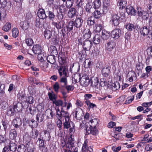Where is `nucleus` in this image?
<instances>
[{"label":"nucleus","instance_id":"nucleus-1","mask_svg":"<svg viewBox=\"0 0 152 152\" xmlns=\"http://www.w3.org/2000/svg\"><path fill=\"white\" fill-rule=\"evenodd\" d=\"M140 33L143 36H148V37L152 39V31L150 29L148 26H145L140 29Z\"/></svg>","mask_w":152,"mask_h":152},{"label":"nucleus","instance_id":"nucleus-2","mask_svg":"<svg viewBox=\"0 0 152 152\" xmlns=\"http://www.w3.org/2000/svg\"><path fill=\"white\" fill-rule=\"evenodd\" d=\"M120 22V17L118 14H113L111 15L110 22L112 25L118 26Z\"/></svg>","mask_w":152,"mask_h":152},{"label":"nucleus","instance_id":"nucleus-3","mask_svg":"<svg viewBox=\"0 0 152 152\" xmlns=\"http://www.w3.org/2000/svg\"><path fill=\"white\" fill-rule=\"evenodd\" d=\"M44 140L41 139V136L37 141V143L38 145L39 148L42 150V152H46L47 151V148L45 146Z\"/></svg>","mask_w":152,"mask_h":152},{"label":"nucleus","instance_id":"nucleus-4","mask_svg":"<svg viewBox=\"0 0 152 152\" xmlns=\"http://www.w3.org/2000/svg\"><path fill=\"white\" fill-rule=\"evenodd\" d=\"M79 81L81 85L83 86H88L90 81L87 76H83L82 77L79 78Z\"/></svg>","mask_w":152,"mask_h":152},{"label":"nucleus","instance_id":"nucleus-5","mask_svg":"<svg viewBox=\"0 0 152 152\" xmlns=\"http://www.w3.org/2000/svg\"><path fill=\"white\" fill-rule=\"evenodd\" d=\"M121 35V30L119 28L113 30L111 33V37L115 39H118Z\"/></svg>","mask_w":152,"mask_h":152},{"label":"nucleus","instance_id":"nucleus-6","mask_svg":"<svg viewBox=\"0 0 152 152\" xmlns=\"http://www.w3.org/2000/svg\"><path fill=\"white\" fill-rule=\"evenodd\" d=\"M103 3V13L104 14H106L107 13L108 10L110 7V0H104Z\"/></svg>","mask_w":152,"mask_h":152},{"label":"nucleus","instance_id":"nucleus-7","mask_svg":"<svg viewBox=\"0 0 152 152\" xmlns=\"http://www.w3.org/2000/svg\"><path fill=\"white\" fill-rule=\"evenodd\" d=\"M68 69L67 68L64 66H60L58 69V71L60 76L68 75L67 72Z\"/></svg>","mask_w":152,"mask_h":152},{"label":"nucleus","instance_id":"nucleus-8","mask_svg":"<svg viewBox=\"0 0 152 152\" xmlns=\"http://www.w3.org/2000/svg\"><path fill=\"white\" fill-rule=\"evenodd\" d=\"M32 50L35 54H39L42 52V48L41 46L39 45H34Z\"/></svg>","mask_w":152,"mask_h":152},{"label":"nucleus","instance_id":"nucleus-9","mask_svg":"<svg viewBox=\"0 0 152 152\" xmlns=\"http://www.w3.org/2000/svg\"><path fill=\"white\" fill-rule=\"evenodd\" d=\"M56 28L58 30L62 28L65 24V22L63 20H61L57 22L53 21L52 23Z\"/></svg>","mask_w":152,"mask_h":152},{"label":"nucleus","instance_id":"nucleus-10","mask_svg":"<svg viewBox=\"0 0 152 152\" xmlns=\"http://www.w3.org/2000/svg\"><path fill=\"white\" fill-rule=\"evenodd\" d=\"M21 120L19 118L14 119L12 121V124L15 128H20L22 125Z\"/></svg>","mask_w":152,"mask_h":152},{"label":"nucleus","instance_id":"nucleus-11","mask_svg":"<svg viewBox=\"0 0 152 152\" xmlns=\"http://www.w3.org/2000/svg\"><path fill=\"white\" fill-rule=\"evenodd\" d=\"M13 109L15 112H18L22 110L23 106L21 102H18L15 104L14 103Z\"/></svg>","mask_w":152,"mask_h":152},{"label":"nucleus","instance_id":"nucleus-12","mask_svg":"<svg viewBox=\"0 0 152 152\" xmlns=\"http://www.w3.org/2000/svg\"><path fill=\"white\" fill-rule=\"evenodd\" d=\"M37 14L38 16L37 18H39L40 19L43 20L48 17V16L46 15L45 10L43 9H39Z\"/></svg>","mask_w":152,"mask_h":152},{"label":"nucleus","instance_id":"nucleus-13","mask_svg":"<svg viewBox=\"0 0 152 152\" xmlns=\"http://www.w3.org/2000/svg\"><path fill=\"white\" fill-rule=\"evenodd\" d=\"M63 121H64L63 125L64 129H68L71 127V125H72L74 124L73 122L70 121V119L65 120H64L63 119Z\"/></svg>","mask_w":152,"mask_h":152},{"label":"nucleus","instance_id":"nucleus-14","mask_svg":"<svg viewBox=\"0 0 152 152\" xmlns=\"http://www.w3.org/2000/svg\"><path fill=\"white\" fill-rule=\"evenodd\" d=\"M83 22V20L81 18H77L74 21V25L77 28L81 27Z\"/></svg>","mask_w":152,"mask_h":152},{"label":"nucleus","instance_id":"nucleus-15","mask_svg":"<svg viewBox=\"0 0 152 152\" xmlns=\"http://www.w3.org/2000/svg\"><path fill=\"white\" fill-rule=\"evenodd\" d=\"M126 11L129 15H135L136 14V12L133 7L128 6L126 8Z\"/></svg>","mask_w":152,"mask_h":152},{"label":"nucleus","instance_id":"nucleus-16","mask_svg":"<svg viewBox=\"0 0 152 152\" xmlns=\"http://www.w3.org/2000/svg\"><path fill=\"white\" fill-rule=\"evenodd\" d=\"M92 45V42L88 40H85L83 45V48L85 50H89Z\"/></svg>","mask_w":152,"mask_h":152},{"label":"nucleus","instance_id":"nucleus-17","mask_svg":"<svg viewBox=\"0 0 152 152\" xmlns=\"http://www.w3.org/2000/svg\"><path fill=\"white\" fill-rule=\"evenodd\" d=\"M44 24V21L43 20L40 19L39 18H36L35 21V26L37 28H42Z\"/></svg>","mask_w":152,"mask_h":152},{"label":"nucleus","instance_id":"nucleus-18","mask_svg":"<svg viewBox=\"0 0 152 152\" xmlns=\"http://www.w3.org/2000/svg\"><path fill=\"white\" fill-rule=\"evenodd\" d=\"M2 123L4 127L5 134H6L8 132V129L9 126V121L6 120H3L2 121Z\"/></svg>","mask_w":152,"mask_h":152},{"label":"nucleus","instance_id":"nucleus-19","mask_svg":"<svg viewBox=\"0 0 152 152\" xmlns=\"http://www.w3.org/2000/svg\"><path fill=\"white\" fill-rule=\"evenodd\" d=\"M115 45V43L113 41H110L107 43L106 47L108 51H111Z\"/></svg>","mask_w":152,"mask_h":152},{"label":"nucleus","instance_id":"nucleus-20","mask_svg":"<svg viewBox=\"0 0 152 152\" xmlns=\"http://www.w3.org/2000/svg\"><path fill=\"white\" fill-rule=\"evenodd\" d=\"M29 21L25 20L24 21L20 23V26L23 30H27L29 28Z\"/></svg>","mask_w":152,"mask_h":152},{"label":"nucleus","instance_id":"nucleus-21","mask_svg":"<svg viewBox=\"0 0 152 152\" xmlns=\"http://www.w3.org/2000/svg\"><path fill=\"white\" fill-rule=\"evenodd\" d=\"M68 75L66 76H60V79L59 82L61 83V86L62 87H64L67 84V77H68Z\"/></svg>","mask_w":152,"mask_h":152},{"label":"nucleus","instance_id":"nucleus-22","mask_svg":"<svg viewBox=\"0 0 152 152\" xmlns=\"http://www.w3.org/2000/svg\"><path fill=\"white\" fill-rule=\"evenodd\" d=\"M45 116V115L43 113L41 112L38 113L36 115L37 121L36 122L39 123L42 122L44 120Z\"/></svg>","mask_w":152,"mask_h":152},{"label":"nucleus","instance_id":"nucleus-23","mask_svg":"<svg viewBox=\"0 0 152 152\" xmlns=\"http://www.w3.org/2000/svg\"><path fill=\"white\" fill-rule=\"evenodd\" d=\"M41 139L45 140V141H48L50 138V133L48 131L45 130L44 131V134L42 135Z\"/></svg>","mask_w":152,"mask_h":152},{"label":"nucleus","instance_id":"nucleus-24","mask_svg":"<svg viewBox=\"0 0 152 152\" xmlns=\"http://www.w3.org/2000/svg\"><path fill=\"white\" fill-rule=\"evenodd\" d=\"M76 9L73 7L71 8L68 11V16L69 18H72L76 15Z\"/></svg>","mask_w":152,"mask_h":152},{"label":"nucleus","instance_id":"nucleus-25","mask_svg":"<svg viewBox=\"0 0 152 152\" xmlns=\"http://www.w3.org/2000/svg\"><path fill=\"white\" fill-rule=\"evenodd\" d=\"M110 68L108 66H106L103 67L102 70L103 75L105 77H107L110 72Z\"/></svg>","mask_w":152,"mask_h":152},{"label":"nucleus","instance_id":"nucleus-26","mask_svg":"<svg viewBox=\"0 0 152 152\" xmlns=\"http://www.w3.org/2000/svg\"><path fill=\"white\" fill-rule=\"evenodd\" d=\"M8 147L10 151L13 152L15 151L17 149V145L15 143L11 142L9 143Z\"/></svg>","mask_w":152,"mask_h":152},{"label":"nucleus","instance_id":"nucleus-27","mask_svg":"<svg viewBox=\"0 0 152 152\" xmlns=\"http://www.w3.org/2000/svg\"><path fill=\"white\" fill-rule=\"evenodd\" d=\"M86 130L88 134H91L92 135H96L98 133V131L97 130L96 128V127H93V128H92L91 129L89 128H86Z\"/></svg>","mask_w":152,"mask_h":152},{"label":"nucleus","instance_id":"nucleus-28","mask_svg":"<svg viewBox=\"0 0 152 152\" xmlns=\"http://www.w3.org/2000/svg\"><path fill=\"white\" fill-rule=\"evenodd\" d=\"M17 135L16 131L15 129H11L9 134L10 138L12 140H14L15 139Z\"/></svg>","mask_w":152,"mask_h":152},{"label":"nucleus","instance_id":"nucleus-29","mask_svg":"<svg viewBox=\"0 0 152 152\" xmlns=\"http://www.w3.org/2000/svg\"><path fill=\"white\" fill-rule=\"evenodd\" d=\"M93 42L95 44H98L100 43L102 41L101 37L99 34L96 35L93 38Z\"/></svg>","mask_w":152,"mask_h":152},{"label":"nucleus","instance_id":"nucleus-30","mask_svg":"<svg viewBox=\"0 0 152 152\" xmlns=\"http://www.w3.org/2000/svg\"><path fill=\"white\" fill-rule=\"evenodd\" d=\"M27 150L28 152H34L35 149L34 145L31 143L28 142L26 145Z\"/></svg>","mask_w":152,"mask_h":152},{"label":"nucleus","instance_id":"nucleus-31","mask_svg":"<svg viewBox=\"0 0 152 152\" xmlns=\"http://www.w3.org/2000/svg\"><path fill=\"white\" fill-rule=\"evenodd\" d=\"M33 97L31 96H28L26 97V104L25 105V106H23L24 107L25 106L26 108L28 107V103L30 104H32L34 102Z\"/></svg>","mask_w":152,"mask_h":152},{"label":"nucleus","instance_id":"nucleus-32","mask_svg":"<svg viewBox=\"0 0 152 152\" xmlns=\"http://www.w3.org/2000/svg\"><path fill=\"white\" fill-rule=\"evenodd\" d=\"M101 37L104 40H107L110 37L109 32H107L105 30L102 31Z\"/></svg>","mask_w":152,"mask_h":152},{"label":"nucleus","instance_id":"nucleus-33","mask_svg":"<svg viewBox=\"0 0 152 152\" xmlns=\"http://www.w3.org/2000/svg\"><path fill=\"white\" fill-rule=\"evenodd\" d=\"M74 26V21H70L68 22L66 26L67 32H69L72 30L73 29Z\"/></svg>","mask_w":152,"mask_h":152},{"label":"nucleus","instance_id":"nucleus-34","mask_svg":"<svg viewBox=\"0 0 152 152\" xmlns=\"http://www.w3.org/2000/svg\"><path fill=\"white\" fill-rule=\"evenodd\" d=\"M136 74L133 71H130L127 74V76L129 77V80L130 82H132L134 78H135Z\"/></svg>","mask_w":152,"mask_h":152},{"label":"nucleus","instance_id":"nucleus-35","mask_svg":"<svg viewBox=\"0 0 152 152\" xmlns=\"http://www.w3.org/2000/svg\"><path fill=\"white\" fill-rule=\"evenodd\" d=\"M47 61L51 64H54L55 61V57L53 55L48 56L47 58Z\"/></svg>","mask_w":152,"mask_h":152},{"label":"nucleus","instance_id":"nucleus-36","mask_svg":"<svg viewBox=\"0 0 152 152\" xmlns=\"http://www.w3.org/2000/svg\"><path fill=\"white\" fill-rule=\"evenodd\" d=\"M84 34L83 35V37L86 40H88L90 37L91 34L89 29L84 31Z\"/></svg>","mask_w":152,"mask_h":152},{"label":"nucleus","instance_id":"nucleus-37","mask_svg":"<svg viewBox=\"0 0 152 152\" xmlns=\"http://www.w3.org/2000/svg\"><path fill=\"white\" fill-rule=\"evenodd\" d=\"M58 58L59 63L61 64H63L65 62V58L63 53H61L59 54Z\"/></svg>","mask_w":152,"mask_h":152},{"label":"nucleus","instance_id":"nucleus-38","mask_svg":"<svg viewBox=\"0 0 152 152\" xmlns=\"http://www.w3.org/2000/svg\"><path fill=\"white\" fill-rule=\"evenodd\" d=\"M93 3V7L95 9H99L101 5V2L100 0H94Z\"/></svg>","mask_w":152,"mask_h":152},{"label":"nucleus","instance_id":"nucleus-39","mask_svg":"<svg viewBox=\"0 0 152 152\" xmlns=\"http://www.w3.org/2000/svg\"><path fill=\"white\" fill-rule=\"evenodd\" d=\"M48 95L50 99L53 101V103L57 99V96L53 92L48 93Z\"/></svg>","mask_w":152,"mask_h":152},{"label":"nucleus","instance_id":"nucleus-40","mask_svg":"<svg viewBox=\"0 0 152 152\" xmlns=\"http://www.w3.org/2000/svg\"><path fill=\"white\" fill-rule=\"evenodd\" d=\"M126 29L129 31H132L135 30L136 26L133 24L129 23L126 25Z\"/></svg>","mask_w":152,"mask_h":152},{"label":"nucleus","instance_id":"nucleus-41","mask_svg":"<svg viewBox=\"0 0 152 152\" xmlns=\"http://www.w3.org/2000/svg\"><path fill=\"white\" fill-rule=\"evenodd\" d=\"M31 127L32 129L33 126H32ZM38 134V131L37 129H34L33 130L32 129V132L30 133V135L32 138L34 139L37 138Z\"/></svg>","mask_w":152,"mask_h":152},{"label":"nucleus","instance_id":"nucleus-42","mask_svg":"<svg viewBox=\"0 0 152 152\" xmlns=\"http://www.w3.org/2000/svg\"><path fill=\"white\" fill-rule=\"evenodd\" d=\"M102 29V25L100 24H95L94 27V30L96 32H99Z\"/></svg>","mask_w":152,"mask_h":152},{"label":"nucleus","instance_id":"nucleus-43","mask_svg":"<svg viewBox=\"0 0 152 152\" xmlns=\"http://www.w3.org/2000/svg\"><path fill=\"white\" fill-rule=\"evenodd\" d=\"M91 123V127H96L98 125V120L97 119L94 118L90 121Z\"/></svg>","mask_w":152,"mask_h":152},{"label":"nucleus","instance_id":"nucleus-44","mask_svg":"<svg viewBox=\"0 0 152 152\" xmlns=\"http://www.w3.org/2000/svg\"><path fill=\"white\" fill-rule=\"evenodd\" d=\"M44 34L46 39H49L51 38L52 32L50 30L47 29L45 31Z\"/></svg>","mask_w":152,"mask_h":152},{"label":"nucleus","instance_id":"nucleus-45","mask_svg":"<svg viewBox=\"0 0 152 152\" xmlns=\"http://www.w3.org/2000/svg\"><path fill=\"white\" fill-rule=\"evenodd\" d=\"M95 23V20L92 16H91L88 18L87 23L88 25L89 26L93 25Z\"/></svg>","mask_w":152,"mask_h":152},{"label":"nucleus","instance_id":"nucleus-46","mask_svg":"<svg viewBox=\"0 0 152 152\" xmlns=\"http://www.w3.org/2000/svg\"><path fill=\"white\" fill-rule=\"evenodd\" d=\"M11 27V25L10 23H7L2 28V29L4 31L7 32L10 30Z\"/></svg>","mask_w":152,"mask_h":152},{"label":"nucleus","instance_id":"nucleus-47","mask_svg":"<svg viewBox=\"0 0 152 152\" xmlns=\"http://www.w3.org/2000/svg\"><path fill=\"white\" fill-rule=\"evenodd\" d=\"M126 4V1L124 0H121L118 1V5L119 6V8L121 9L125 7Z\"/></svg>","mask_w":152,"mask_h":152},{"label":"nucleus","instance_id":"nucleus-48","mask_svg":"<svg viewBox=\"0 0 152 152\" xmlns=\"http://www.w3.org/2000/svg\"><path fill=\"white\" fill-rule=\"evenodd\" d=\"M61 118L63 117L64 118L63 119L64 120L70 119L69 114L66 111H63V113H61Z\"/></svg>","mask_w":152,"mask_h":152},{"label":"nucleus","instance_id":"nucleus-49","mask_svg":"<svg viewBox=\"0 0 152 152\" xmlns=\"http://www.w3.org/2000/svg\"><path fill=\"white\" fill-rule=\"evenodd\" d=\"M26 147L23 144L19 145L17 149L18 152H26Z\"/></svg>","mask_w":152,"mask_h":152},{"label":"nucleus","instance_id":"nucleus-50","mask_svg":"<svg viewBox=\"0 0 152 152\" xmlns=\"http://www.w3.org/2000/svg\"><path fill=\"white\" fill-rule=\"evenodd\" d=\"M48 18L50 20L53 21L54 19L55 18V15L53 12V10L48 11Z\"/></svg>","mask_w":152,"mask_h":152},{"label":"nucleus","instance_id":"nucleus-51","mask_svg":"<svg viewBox=\"0 0 152 152\" xmlns=\"http://www.w3.org/2000/svg\"><path fill=\"white\" fill-rule=\"evenodd\" d=\"M92 14L94 18L96 19H99L101 16V13L99 11L95 10Z\"/></svg>","mask_w":152,"mask_h":152},{"label":"nucleus","instance_id":"nucleus-52","mask_svg":"<svg viewBox=\"0 0 152 152\" xmlns=\"http://www.w3.org/2000/svg\"><path fill=\"white\" fill-rule=\"evenodd\" d=\"M14 110H13L12 107L10 106L7 110V114L8 115L13 116L14 115Z\"/></svg>","mask_w":152,"mask_h":152},{"label":"nucleus","instance_id":"nucleus-53","mask_svg":"<svg viewBox=\"0 0 152 152\" xmlns=\"http://www.w3.org/2000/svg\"><path fill=\"white\" fill-rule=\"evenodd\" d=\"M39 66L43 70L45 69L48 66V64L45 61L39 63Z\"/></svg>","mask_w":152,"mask_h":152},{"label":"nucleus","instance_id":"nucleus-54","mask_svg":"<svg viewBox=\"0 0 152 152\" xmlns=\"http://www.w3.org/2000/svg\"><path fill=\"white\" fill-rule=\"evenodd\" d=\"M53 104H55L56 106H62L63 105V101L60 99L56 100V99L53 102Z\"/></svg>","mask_w":152,"mask_h":152},{"label":"nucleus","instance_id":"nucleus-55","mask_svg":"<svg viewBox=\"0 0 152 152\" xmlns=\"http://www.w3.org/2000/svg\"><path fill=\"white\" fill-rule=\"evenodd\" d=\"M89 50H85V48H83V49L79 53V55H81V57L83 58H85L87 56L86 51Z\"/></svg>","mask_w":152,"mask_h":152},{"label":"nucleus","instance_id":"nucleus-56","mask_svg":"<svg viewBox=\"0 0 152 152\" xmlns=\"http://www.w3.org/2000/svg\"><path fill=\"white\" fill-rule=\"evenodd\" d=\"M7 3L6 0H0V8H4L7 6Z\"/></svg>","mask_w":152,"mask_h":152},{"label":"nucleus","instance_id":"nucleus-57","mask_svg":"<svg viewBox=\"0 0 152 152\" xmlns=\"http://www.w3.org/2000/svg\"><path fill=\"white\" fill-rule=\"evenodd\" d=\"M74 143V140L71 137L68 139L67 143L69 144V147H70L73 148Z\"/></svg>","mask_w":152,"mask_h":152},{"label":"nucleus","instance_id":"nucleus-58","mask_svg":"<svg viewBox=\"0 0 152 152\" xmlns=\"http://www.w3.org/2000/svg\"><path fill=\"white\" fill-rule=\"evenodd\" d=\"M60 12L61 13H65L67 11V9L63 5H60L59 7Z\"/></svg>","mask_w":152,"mask_h":152},{"label":"nucleus","instance_id":"nucleus-59","mask_svg":"<svg viewBox=\"0 0 152 152\" xmlns=\"http://www.w3.org/2000/svg\"><path fill=\"white\" fill-rule=\"evenodd\" d=\"M19 33L18 30V28H14L12 29V36L13 37L16 38L18 35Z\"/></svg>","mask_w":152,"mask_h":152},{"label":"nucleus","instance_id":"nucleus-60","mask_svg":"<svg viewBox=\"0 0 152 152\" xmlns=\"http://www.w3.org/2000/svg\"><path fill=\"white\" fill-rule=\"evenodd\" d=\"M99 82V81L98 79V78L96 77L93 80H92V82H91V85L93 86L96 87L97 86Z\"/></svg>","mask_w":152,"mask_h":152},{"label":"nucleus","instance_id":"nucleus-61","mask_svg":"<svg viewBox=\"0 0 152 152\" xmlns=\"http://www.w3.org/2000/svg\"><path fill=\"white\" fill-rule=\"evenodd\" d=\"M38 58L39 60L42 62L44 61V58L45 57L44 56L43 52L40 53L38 55Z\"/></svg>","mask_w":152,"mask_h":152},{"label":"nucleus","instance_id":"nucleus-62","mask_svg":"<svg viewBox=\"0 0 152 152\" xmlns=\"http://www.w3.org/2000/svg\"><path fill=\"white\" fill-rule=\"evenodd\" d=\"M5 134L4 135L0 134V143H4L7 140Z\"/></svg>","mask_w":152,"mask_h":152},{"label":"nucleus","instance_id":"nucleus-63","mask_svg":"<svg viewBox=\"0 0 152 152\" xmlns=\"http://www.w3.org/2000/svg\"><path fill=\"white\" fill-rule=\"evenodd\" d=\"M73 5V2L71 0H68L66 3V6L67 8L70 9Z\"/></svg>","mask_w":152,"mask_h":152},{"label":"nucleus","instance_id":"nucleus-64","mask_svg":"<svg viewBox=\"0 0 152 152\" xmlns=\"http://www.w3.org/2000/svg\"><path fill=\"white\" fill-rule=\"evenodd\" d=\"M26 42L27 45L28 46H30L32 45L33 42L31 38H29L26 39Z\"/></svg>","mask_w":152,"mask_h":152}]
</instances>
